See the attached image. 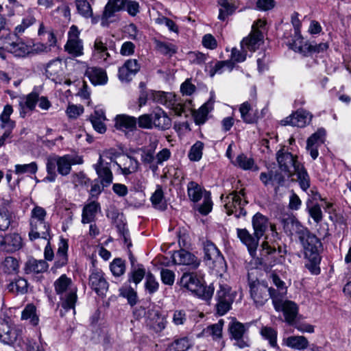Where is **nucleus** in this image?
Masks as SVG:
<instances>
[{"label": "nucleus", "mask_w": 351, "mask_h": 351, "mask_svg": "<svg viewBox=\"0 0 351 351\" xmlns=\"http://www.w3.org/2000/svg\"><path fill=\"white\" fill-rule=\"evenodd\" d=\"M291 227V234L296 235L302 246L306 259L305 267L312 274H319L320 273V253L322 248L321 241L298 220L292 221Z\"/></svg>", "instance_id": "1"}, {"label": "nucleus", "mask_w": 351, "mask_h": 351, "mask_svg": "<svg viewBox=\"0 0 351 351\" xmlns=\"http://www.w3.org/2000/svg\"><path fill=\"white\" fill-rule=\"evenodd\" d=\"M53 285L56 293L61 295V306L65 311L72 309L75 313L77 289L73 285L71 279L66 274H62L54 282Z\"/></svg>", "instance_id": "2"}, {"label": "nucleus", "mask_w": 351, "mask_h": 351, "mask_svg": "<svg viewBox=\"0 0 351 351\" xmlns=\"http://www.w3.org/2000/svg\"><path fill=\"white\" fill-rule=\"evenodd\" d=\"M150 99L171 109L178 116H181L186 110H190L192 103L191 100L183 102L178 100L172 93L160 90H150Z\"/></svg>", "instance_id": "3"}, {"label": "nucleus", "mask_w": 351, "mask_h": 351, "mask_svg": "<svg viewBox=\"0 0 351 351\" xmlns=\"http://www.w3.org/2000/svg\"><path fill=\"white\" fill-rule=\"evenodd\" d=\"M180 285L194 295L206 300L212 298L215 290L212 285L204 287L194 273H184L180 279Z\"/></svg>", "instance_id": "4"}, {"label": "nucleus", "mask_w": 351, "mask_h": 351, "mask_svg": "<svg viewBox=\"0 0 351 351\" xmlns=\"http://www.w3.org/2000/svg\"><path fill=\"white\" fill-rule=\"evenodd\" d=\"M115 156L113 150H105L100 154L97 162L93 165V168L103 186H107L112 182L113 175L110 169V163L114 162Z\"/></svg>", "instance_id": "5"}, {"label": "nucleus", "mask_w": 351, "mask_h": 351, "mask_svg": "<svg viewBox=\"0 0 351 351\" xmlns=\"http://www.w3.org/2000/svg\"><path fill=\"white\" fill-rule=\"evenodd\" d=\"M221 199L228 215L234 214L236 217L239 218L246 215L243 207L247 202L245 199V193L243 190L239 193L233 191L226 197L221 195Z\"/></svg>", "instance_id": "6"}, {"label": "nucleus", "mask_w": 351, "mask_h": 351, "mask_svg": "<svg viewBox=\"0 0 351 351\" xmlns=\"http://www.w3.org/2000/svg\"><path fill=\"white\" fill-rule=\"evenodd\" d=\"M47 161L53 165L57 171L62 176L69 175L71 171L72 165H81L84 160L81 156L77 155L65 154L64 156L51 155L49 156Z\"/></svg>", "instance_id": "7"}, {"label": "nucleus", "mask_w": 351, "mask_h": 351, "mask_svg": "<svg viewBox=\"0 0 351 351\" xmlns=\"http://www.w3.org/2000/svg\"><path fill=\"white\" fill-rule=\"evenodd\" d=\"M236 292L226 284H220L216 293V311L219 315H225L231 308L235 299Z\"/></svg>", "instance_id": "8"}, {"label": "nucleus", "mask_w": 351, "mask_h": 351, "mask_svg": "<svg viewBox=\"0 0 351 351\" xmlns=\"http://www.w3.org/2000/svg\"><path fill=\"white\" fill-rule=\"evenodd\" d=\"M249 287L250 297L257 306L264 305L269 298L273 300V296H278L275 289L258 280L250 282Z\"/></svg>", "instance_id": "9"}, {"label": "nucleus", "mask_w": 351, "mask_h": 351, "mask_svg": "<svg viewBox=\"0 0 351 351\" xmlns=\"http://www.w3.org/2000/svg\"><path fill=\"white\" fill-rule=\"evenodd\" d=\"M276 160L280 169L287 173L289 177L293 176V171L297 169V166L302 165L298 161L297 156L293 155L286 150L285 147L281 148L277 152Z\"/></svg>", "instance_id": "10"}, {"label": "nucleus", "mask_w": 351, "mask_h": 351, "mask_svg": "<svg viewBox=\"0 0 351 351\" xmlns=\"http://www.w3.org/2000/svg\"><path fill=\"white\" fill-rule=\"evenodd\" d=\"M114 49L115 43L113 40H111L108 45L106 38L99 36L95 38L93 43V55L101 61L110 63L112 58L109 50H114Z\"/></svg>", "instance_id": "11"}, {"label": "nucleus", "mask_w": 351, "mask_h": 351, "mask_svg": "<svg viewBox=\"0 0 351 351\" xmlns=\"http://www.w3.org/2000/svg\"><path fill=\"white\" fill-rule=\"evenodd\" d=\"M273 304L277 311H282L285 320L289 324H292L297 315L298 306L295 303L289 300H283L279 296H273Z\"/></svg>", "instance_id": "12"}, {"label": "nucleus", "mask_w": 351, "mask_h": 351, "mask_svg": "<svg viewBox=\"0 0 351 351\" xmlns=\"http://www.w3.org/2000/svg\"><path fill=\"white\" fill-rule=\"evenodd\" d=\"M230 333L232 339L235 340V345L239 348L249 346V339L246 335L247 327L242 323L234 319L229 324Z\"/></svg>", "instance_id": "13"}, {"label": "nucleus", "mask_w": 351, "mask_h": 351, "mask_svg": "<svg viewBox=\"0 0 351 351\" xmlns=\"http://www.w3.org/2000/svg\"><path fill=\"white\" fill-rule=\"evenodd\" d=\"M23 245L21 235L16 232H10L0 235V250L8 253H13L21 248Z\"/></svg>", "instance_id": "14"}, {"label": "nucleus", "mask_w": 351, "mask_h": 351, "mask_svg": "<svg viewBox=\"0 0 351 351\" xmlns=\"http://www.w3.org/2000/svg\"><path fill=\"white\" fill-rule=\"evenodd\" d=\"M89 285L98 295H103L108 289V283L101 269L93 268L89 276Z\"/></svg>", "instance_id": "15"}, {"label": "nucleus", "mask_w": 351, "mask_h": 351, "mask_svg": "<svg viewBox=\"0 0 351 351\" xmlns=\"http://www.w3.org/2000/svg\"><path fill=\"white\" fill-rule=\"evenodd\" d=\"M141 69V64L136 59L127 60L119 69L118 77L123 82H129Z\"/></svg>", "instance_id": "16"}, {"label": "nucleus", "mask_w": 351, "mask_h": 351, "mask_svg": "<svg viewBox=\"0 0 351 351\" xmlns=\"http://www.w3.org/2000/svg\"><path fill=\"white\" fill-rule=\"evenodd\" d=\"M167 324L166 316L162 315L160 311L152 308L147 311V324L154 332L162 331L166 328Z\"/></svg>", "instance_id": "17"}, {"label": "nucleus", "mask_w": 351, "mask_h": 351, "mask_svg": "<svg viewBox=\"0 0 351 351\" xmlns=\"http://www.w3.org/2000/svg\"><path fill=\"white\" fill-rule=\"evenodd\" d=\"M5 49L8 52L19 58L25 57L32 52V46L25 43L19 36L16 40L8 42Z\"/></svg>", "instance_id": "18"}, {"label": "nucleus", "mask_w": 351, "mask_h": 351, "mask_svg": "<svg viewBox=\"0 0 351 351\" xmlns=\"http://www.w3.org/2000/svg\"><path fill=\"white\" fill-rule=\"evenodd\" d=\"M311 114L304 110H298L281 121L282 125H290L299 128L304 127L311 120Z\"/></svg>", "instance_id": "19"}, {"label": "nucleus", "mask_w": 351, "mask_h": 351, "mask_svg": "<svg viewBox=\"0 0 351 351\" xmlns=\"http://www.w3.org/2000/svg\"><path fill=\"white\" fill-rule=\"evenodd\" d=\"M261 252L259 263L265 269H271L276 264V250L275 247L269 245L268 242L264 241L261 245Z\"/></svg>", "instance_id": "20"}, {"label": "nucleus", "mask_w": 351, "mask_h": 351, "mask_svg": "<svg viewBox=\"0 0 351 351\" xmlns=\"http://www.w3.org/2000/svg\"><path fill=\"white\" fill-rule=\"evenodd\" d=\"M237 237L248 250L252 257H255L260 238L252 236L245 228L237 229Z\"/></svg>", "instance_id": "21"}, {"label": "nucleus", "mask_w": 351, "mask_h": 351, "mask_svg": "<svg viewBox=\"0 0 351 351\" xmlns=\"http://www.w3.org/2000/svg\"><path fill=\"white\" fill-rule=\"evenodd\" d=\"M325 135L326 131L321 128L307 140L306 149L313 160H315L319 155L318 147L324 143Z\"/></svg>", "instance_id": "22"}, {"label": "nucleus", "mask_w": 351, "mask_h": 351, "mask_svg": "<svg viewBox=\"0 0 351 351\" xmlns=\"http://www.w3.org/2000/svg\"><path fill=\"white\" fill-rule=\"evenodd\" d=\"M127 0H108L101 16V24L104 25L114 17L115 13L123 10Z\"/></svg>", "instance_id": "23"}, {"label": "nucleus", "mask_w": 351, "mask_h": 351, "mask_svg": "<svg viewBox=\"0 0 351 351\" xmlns=\"http://www.w3.org/2000/svg\"><path fill=\"white\" fill-rule=\"evenodd\" d=\"M255 107L256 102L254 99L251 102L246 101L240 105L239 112L243 122L247 124H252L258 121V110L255 109Z\"/></svg>", "instance_id": "24"}, {"label": "nucleus", "mask_w": 351, "mask_h": 351, "mask_svg": "<svg viewBox=\"0 0 351 351\" xmlns=\"http://www.w3.org/2000/svg\"><path fill=\"white\" fill-rule=\"evenodd\" d=\"M260 180L265 186H271L275 190L284 185L285 178L281 172L278 171H269L262 172L260 174Z\"/></svg>", "instance_id": "25"}, {"label": "nucleus", "mask_w": 351, "mask_h": 351, "mask_svg": "<svg viewBox=\"0 0 351 351\" xmlns=\"http://www.w3.org/2000/svg\"><path fill=\"white\" fill-rule=\"evenodd\" d=\"M172 258L176 265H189L193 269H196L199 265V261L193 254L184 250L175 252Z\"/></svg>", "instance_id": "26"}, {"label": "nucleus", "mask_w": 351, "mask_h": 351, "mask_svg": "<svg viewBox=\"0 0 351 351\" xmlns=\"http://www.w3.org/2000/svg\"><path fill=\"white\" fill-rule=\"evenodd\" d=\"M29 237L31 241L44 239L48 241L50 232L49 224L46 221L29 223Z\"/></svg>", "instance_id": "27"}, {"label": "nucleus", "mask_w": 351, "mask_h": 351, "mask_svg": "<svg viewBox=\"0 0 351 351\" xmlns=\"http://www.w3.org/2000/svg\"><path fill=\"white\" fill-rule=\"evenodd\" d=\"M38 101V93L32 92L20 98L19 101V114L21 117L26 116L27 110L33 111Z\"/></svg>", "instance_id": "28"}, {"label": "nucleus", "mask_w": 351, "mask_h": 351, "mask_svg": "<svg viewBox=\"0 0 351 351\" xmlns=\"http://www.w3.org/2000/svg\"><path fill=\"white\" fill-rule=\"evenodd\" d=\"M263 43V34L261 31L251 30L248 36L241 40V47L243 46L247 50L255 51Z\"/></svg>", "instance_id": "29"}, {"label": "nucleus", "mask_w": 351, "mask_h": 351, "mask_svg": "<svg viewBox=\"0 0 351 351\" xmlns=\"http://www.w3.org/2000/svg\"><path fill=\"white\" fill-rule=\"evenodd\" d=\"M12 113V106L10 104H7L4 106L0 114V129L4 130L5 132L10 134H12V131L16 127V121L10 119V116Z\"/></svg>", "instance_id": "30"}, {"label": "nucleus", "mask_w": 351, "mask_h": 351, "mask_svg": "<svg viewBox=\"0 0 351 351\" xmlns=\"http://www.w3.org/2000/svg\"><path fill=\"white\" fill-rule=\"evenodd\" d=\"M153 127L161 130L169 129L171 120L167 113L160 108H156L152 112Z\"/></svg>", "instance_id": "31"}, {"label": "nucleus", "mask_w": 351, "mask_h": 351, "mask_svg": "<svg viewBox=\"0 0 351 351\" xmlns=\"http://www.w3.org/2000/svg\"><path fill=\"white\" fill-rule=\"evenodd\" d=\"M234 66L232 60L210 62L206 64L205 71L208 72L210 77H213L216 74H221L226 69L231 71Z\"/></svg>", "instance_id": "32"}, {"label": "nucleus", "mask_w": 351, "mask_h": 351, "mask_svg": "<svg viewBox=\"0 0 351 351\" xmlns=\"http://www.w3.org/2000/svg\"><path fill=\"white\" fill-rule=\"evenodd\" d=\"M19 336L18 331L11 328L5 322H0V341L5 344L11 345L16 342Z\"/></svg>", "instance_id": "33"}, {"label": "nucleus", "mask_w": 351, "mask_h": 351, "mask_svg": "<svg viewBox=\"0 0 351 351\" xmlns=\"http://www.w3.org/2000/svg\"><path fill=\"white\" fill-rule=\"evenodd\" d=\"M114 163L117 166L120 173L125 176L136 172L139 167L138 161L129 156L123 159L122 164L118 163L117 161H114Z\"/></svg>", "instance_id": "34"}, {"label": "nucleus", "mask_w": 351, "mask_h": 351, "mask_svg": "<svg viewBox=\"0 0 351 351\" xmlns=\"http://www.w3.org/2000/svg\"><path fill=\"white\" fill-rule=\"evenodd\" d=\"M85 75L94 85L105 84L108 81V77L104 70L97 67H88Z\"/></svg>", "instance_id": "35"}, {"label": "nucleus", "mask_w": 351, "mask_h": 351, "mask_svg": "<svg viewBox=\"0 0 351 351\" xmlns=\"http://www.w3.org/2000/svg\"><path fill=\"white\" fill-rule=\"evenodd\" d=\"M252 226L254 230V234L257 238H261L269 228V221L266 217L257 213L252 218Z\"/></svg>", "instance_id": "36"}, {"label": "nucleus", "mask_w": 351, "mask_h": 351, "mask_svg": "<svg viewBox=\"0 0 351 351\" xmlns=\"http://www.w3.org/2000/svg\"><path fill=\"white\" fill-rule=\"evenodd\" d=\"M99 211H100V205L95 201L85 205L82 210V223H89L94 221Z\"/></svg>", "instance_id": "37"}, {"label": "nucleus", "mask_w": 351, "mask_h": 351, "mask_svg": "<svg viewBox=\"0 0 351 351\" xmlns=\"http://www.w3.org/2000/svg\"><path fill=\"white\" fill-rule=\"evenodd\" d=\"M48 268L47 263L44 260L29 259L25 265V272L27 274L43 273Z\"/></svg>", "instance_id": "38"}, {"label": "nucleus", "mask_w": 351, "mask_h": 351, "mask_svg": "<svg viewBox=\"0 0 351 351\" xmlns=\"http://www.w3.org/2000/svg\"><path fill=\"white\" fill-rule=\"evenodd\" d=\"M114 126L117 129L120 130H133L136 128V119L134 117H130L126 114L117 115L115 119Z\"/></svg>", "instance_id": "39"}, {"label": "nucleus", "mask_w": 351, "mask_h": 351, "mask_svg": "<svg viewBox=\"0 0 351 351\" xmlns=\"http://www.w3.org/2000/svg\"><path fill=\"white\" fill-rule=\"evenodd\" d=\"M68 247L66 240L61 239L55 258L54 267L56 268H60L66 265L68 262Z\"/></svg>", "instance_id": "40"}, {"label": "nucleus", "mask_w": 351, "mask_h": 351, "mask_svg": "<svg viewBox=\"0 0 351 351\" xmlns=\"http://www.w3.org/2000/svg\"><path fill=\"white\" fill-rule=\"evenodd\" d=\"M284 344L294 350H304L308 348L309 343L304 336H290L284 339Z\"/></svg>", "instance_id": "41"}, {"label": "nucleus", "mask_w": 351, "mask_h": 351, "mask_svg": "<svg viewBox=\"0 0 351 351\" xmlns=\"http://www.w3.org/2000/svg\"><path fill=\"white\" fill-rule=\"evenodd\" d=\"M7 289L9 292L12 293L23 295L27 293L28 283L25 278L19 277L10 282L8 285Z\"/></svg>", "instance_id": "42"}, {"label": "nucleus", "mask_w": 351, "mask_h": 351, "mask_svg": "<svg viewBox=\"0 0 351 351\" xmlns=\"http://www.w3.org/2000/svg\"><path fill=\"white\" fill-rule=\"evenodd\" d=\"M218 4L220 6L218 19L221 21H225L236 10L234 0H218Z\"/></svg>", "instance_id": "43"}, {"label": "nucleus", "mask_w": 351, "mask_h": 351, "mask_svg": "<svg viewBox=\"0 0 351 351\" xmlns=\"http://www.w3.org/2000/svg\"><path fill=\"white\" fill-rule=\"evenodd\" d=\"M204 257L207 260L213 261V262H220L223 260L219 250L213 243L209 241L204 243Z\"/></svg>", "instance_id": "44"}, {"label": "nucleus", "mask_w": 351, "mask_h": 351, "mask_svg": "<svg viewBox=\"0 0 351 351\" xmlns=\"http://www.w3.org/2000/svg\"><path fill=\"white\" fill-rule=\"evenodd\" d=\"M293 175L297 176V181L303 191H306L310 187V177L302 164L297 166Z\"/></svg>", "instance_id": "45"}, {"label": "nucleus", "mask_w": 351, "mask_h": 351, "mask_svg": "<svg viewBox=\"0 0 351 351\" xmlns=\"http://www.w3.org/2000/svg\"><path fill=\"white\" fill-rule=\"evenodd\" d=\"M328 48V45L324 43H322L319 44H313V43H306L304 45H298L296 41L293 44V49L298 52L303 53L305 52V50L307 49L308 52H317L319 53L326 50Z\"/></svg>", "instance_id": "46"}, {"label": "nucleus", "mask_w": 351, "mask_h": 351, "mask_svg": "<svg viewBox=\"0 0 351 351\" xmlns=\"http://www.w3.org/2000/svg\"><path fill=\"white\" fill-rule=\"evenodd\" d=\"M64 49L73 57L82 56L84 47L82 40H68L64 45Z\"/></svg>", "instance_id": "47"}, {"label": "nucleus", "mask_w": 351, "mask_h": 351, "mask_svg": "<svg viewBox=\"0 0 351 351\" xmlns=\"http://www.w3.org/2000/svg\"><path fill=\"white\" fill-rule=\"evenodd\" d=\"M0 267L5 274H16L18 272L19 269V261L13 256H6L1 263Z\"/></svg>", "instance_id": "48"}, {"label": "nucleus", "mask_w": 351, "mask_h": 351, "mask_svg": "<svg viewBox=\"0 0 351 351\" xmlns=\"http://www.w3.org/2000/svg\"><path fill=\"white\" fill-rule=\"evenodd\" d=\"M203 191L202 187L197 182L193 181L189 182L187 185V193L191 201L194 202H199L202 197Z\"/></svg>", "instance_id": "49"}, {"label": "nucleus", "mask_w": 351, "mask_h": 351, "mask_svg": "<svg viewBox=\"0 0 351 351\" xmlns=\"http://www.w3.org/2000/svg\"><path fill=\"white\" fill-rule=\"evenodd\" d=\"M38 171V165L36 162H32L29 164H17L14 165V172L17 176H21L25 173L29 175H34Z\"/></svg>", "instance_id": "50"}, {"label": "nucleus", "mask_w": 351, "mask_h": 351, "mask_svg": "<svg viewBox=\"0 0 351 351\" xmlns=\"http://www.w3.org/2000/svg\"><path fill=\"white\" fill-rule=\"evenodd\" d=\"M261 335L262 337L267 340L269 341V345L273 347L276 348L278 346L277 344V331L272 328L271 327L269 326H263L261 329Z\"/></svg>", "instance_id": "51"}, {"label": "nucleus", "mask_w": 351, "mask_h": 351, "mask_svg": "<svg viewBox=\"0 0 351 351\" xmlns=\"http://www.w3.org/2000/svg\"><path fill=\"white\" fill-rule=\"evenodd\" d=\"M208 103L202 105L197 111L193 113L195 122L197 125L204 124L207 120L208 112L211 110Z\"/></svg>", "instance_id": "52"}, {"label": "nucleus", "mask_w": 351, "mask_h": 351, "mask_svg": "<svg viewBox=\"0 0 351 351\" xmlns=\"http://www.w3.org/2000/svg\"><path fill=\"white\" fill-rule=\"evenodd\" d=\"M36 306L32 304H28L22 311L23 319H29L32 324L36 326L38 323V317L36 314Z\"/></svg>", "instance_id": "53"}, {"label": "nucleus", "mask_w": 351, "mask_h": 351, "mask_svg": "<svg viewBox=\"0 0 351 351\" xmlns=\"http://www.w3.org/2000/svg\"><path fill=\"white\" fill-rule=\"evenodd\" d=\"M156 48L162 54L172 56L177 52V47L172 43L156 41Z\"/></svg>", "instance_id": "54"}, {"label": "nucleus", "mask_w": 351, "mask_h": 351, "mask_svg": "<svg viewBox=\"0 0 351 351\" xmlns=\"http://www.w3.org/2000/svg\"><path fill=\"white\" fill-rule=\"evenodd\" d=\"M36 19L33 16H28L24 18L21 23L16 25L14 29V35L18 37L19 36L23 34L26 29L34 24Z\"/></svg>", "instance_id": "55"}, {"label": "nucleus", "mask_w": 351, "mask_h": 351, "mask_svg": "<svg viewBox=\"0 0 351 351\" xmlns=\"http://www.w3.org/2000/svg\"><path fill=\"white\" fill-rule=\"evenodd\" d=\"M12 213L8 208H0V230L5 231L11 224Z\"/></svg>", "instance_id": "56"}, {"label": "nucleus", "mask_w": 351, "mask_h": 351, "mask_svg": "<svg viewBox=\"0 0 351 351\" xmlns=\"http://www.w3.org/2000/svg\"><path fill=\"white\" fill-rule=\"evenodd\" d=\"M204 143L197 141L190 149L188 157L191 161H199L202 157Z\"/></svg>", "instance_id": "57"}, {"label": "nucleus", "mask_w": 351, "mask_h": 351, "mask_svg": "<svg viewBox=\"0 0 351 351\" xmlns=\"http://www.w3.org/2000/svg\"><path fill=\"white\" fill-rule=\"evenodd\" d=\"M75 5L78 13L85 18H90L93 16V10L87 0H75Z\"/></svg>", "instance_id": "58"}, {"label": "nucleus", "mask_w": 351, "mask_h": 351, "mask_svg": "<svg viewBox=\"0 0 351 351\" xmlns=\"http://www.w3.org/2000/svg\"><path fill=\"white\" fill-rule=\"evenodd\" d=\"M46 210L41 206H36L31 211L29 223L46 221Z\"/></svg>", "instance_id": "59"}, {"label": "nucleus", "mask_w": 351, "mask_h": 351, "mask_svg": "<svg viewBox=\"0 0 351 351\" xmlns=\"http://www.w3.org/2000/svg\"><path fill=\"white\" fill-rule=\"evenodd\" d=\"M62 71V63L59 59L49 62L46 67V73L50 76L60 75Z\"/></svg>", "instance_id": "60"}, {"label": "nucleus", "mask_w": 351, "mask_h": 351, "mask_svg": "<svg viewBox=\"0 0 351 351\" xmlns=\"http://www.w3.org/2000/svg\"><path fill=\"white\" fill-rule=\"evenodd\" d=\"M120 291L121 295L123 297L127 298L128 303L131 306L136 304L137 301V294L133 288L130 287L129 285H125L120 289Z\"/></svg>", "instance_id": "61"}, {"label": "nucleus", "mask_w": 351, "mask_h": 351, "mask_svg": "<svg viewBox=\"0 0 351 351\" xmlns=\"http://www.w3.org/2000/svg\"><path fill=\"white\" fill-rule=\"evenodd\" d=\"M110 271L114 276H120L125 273V265L121 258H115L110 263Z\"/></svg>", "instance_id": "62"}, {"label": "nucleus", "mask_w": 351, "mask_h": 351, "mask_svg": "<svg viewBox=\"0 0 351 351\" xmlns=\"http://www.w3.org/2000/svg\"><path fill=\"white\" fill-rule=\"evenodd\" d=\"M141 159L144 164L149 165L151 169H154L157 168L156 162L154 163L156 157L154 156V149L143 150L141 154Z\"/></svg>", "instance_id": "63"}, {"label": "nucleus", "mask_w": 351, "mask_h": 351, "mask_svg": "<svg viewBox=\"0 0 351 351\" xmlns=\"http://www.w3.org/2000/svg\"><path fill=\"white\" fill-rule=\"evenodd\" d=\"M145 270L141 265L138 269H134L128 274V282H133L136 285L138 284L144 278Z\"/></svg>", "instance_id": "64"}]
</instances>
